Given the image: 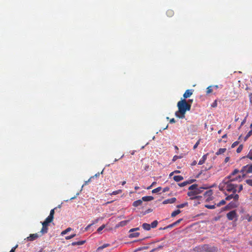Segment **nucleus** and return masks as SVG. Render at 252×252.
<instances>
[{"label": "nucleus", "mask_w": 252, "mask_h": 252, "mask_svg": "<svg viewBox=\"0 0 252 252\" xmlns=\"http://www.w3.org/2000/svg\"><path fill=\"white\" fill-rule=\"evenodd\" d=\"M178 110L176 112L175 116L180 119L185 117V114L187 111L191 109V104L188 103L185 99H182L177 103Z\"/></svg>", "instance_id": "1"}, {"label": "nucleus", "mask_w": 252, "mask_h": 252, "mask_svg": "<svg viewBox=\"0 0 252 252\" xmlns=\"http://www.w3.org/2000/svg\"><path fill=\"white\" fill-rule=\"evenodd\" d=\"M239 173H240V170L235 169L229 176L225 178L231 182L238 181L240 182L245 178V175L243 174L237 175Z\"/></svg>", "instance_id": "2"}, {"label": "nucleus", "mask_w": 252, "mask_h": 252, "mask_svg": "<svg viewBox=\"0 0 252 252\" xmlns=\"http://www.w3.org/2000/svg\"><path fill=\"white\" fill-rule=\"evenodd\" d=\"M225 186V189L229 192H232L233 193H235L237 191L236 187L237 186L231 183V181L225 178L223 181Z\"/></svg>", "instance_id": "3"}, {"label": "nucleus", "mask_w": 252, "mask_h": 252, "mask_svg": "<svg viewBox=\"0 0 252 252\" xmlns=\"http://www.w3.org/2000/svg\"><path fill=\"white\" fill-rule=\"evenodd\" d=\"M252 173V163L251 164H247L242 167L240 170V173L245 174V177L247 174Z\"/></svg>", "instance_id": "4"}, {"label": "nucleus", "mask_w": 252, "mask_h": 252, "mask_svg": "<svg viewBox=\"0 0 252 252\" xmlns=\"http://www.w3.org/2000/svg\"><path fill=\"white\" fill-rule=\"evenodd\" d=\"M239 204V203L238 202V200L234 199L233 201H231L229 203H228L224 207V208L226 210L231 209L237 207Z\"/></svg>", "instance_id": "5"}, {"label": "nucleus", "mask_w": 252, "mask_h": 252, "mask_svg": "<svg viewBox=\"0 0 252 252\" xmlns=\"http://www.w3.org/2000/svg\"><path fill=\"white\" fill-rule=\"evenodd\" d=\"M49 223H50V222H48V221H47L46 220L42 223V227L41 228L40 232L42 234L47 233L48 229V225Z\"/></svg>", "instance_id": "6"}, {"label": "nucleus", "mask_w": 252, "mask_h": 252, "mask_svg": "<svg viewBox=\"0 0 252 252\" xmlns=\"http://www.w3.org/2000/svg\"><path fill=\"white\" fill-rule=\"evenodd\" d=\"M226 217L229 220H233L235 218L237 217L236 211L235 210H233L228 212L226 214Z\"/></svg>", "instance_id": "7"}, {"label": "nucleus", "mask_w": 252, "mask_h": 252, "mask_svg": "<svg viewBox=\"0 0 252 252\" xmlns=\"http://www.w3.org/2000/svg\"><path fill=\"white\" fill-rule=\"evenodd\" d=\"M109 246L110 244H104L102 246L99 247L96 250H95V252H109V250H105L106 248Z\"/></svg>", "instance_id": "8"}, {"label": "nucleus", "mask_w": 252, "mask_h": 252, "mask_svg": "<svg viewBox=\"0 0 252 252\" xmlns=\"http://www.w3.org/2000/svg\"><path fill=\"white\" fill-rule=\"evenodd\" d=\"M56 209V208H55L53 209H52L51 211H50V215H49V216L45 219L46 220H47V221H48V222H51L53 220V219H54V214H55V210Z\"/></svg>", "instance_id": "9"}, {"label": "nucleus", "mask_w": 252, "mask_h": 252, "mask_svg": "<svg viewBox=\"0 0 252 252\" xmlns=\"http://www.w3.org/2000/svg\"><path fill=\"white\" fill-rule=\"evenodd\" d=\"M239 198V196L238 194L233 193L232 194H231L229 195H228L227 197H226L225 200H227V201L230 200L232 199H233V200L234 199L238 200Z\"/></svg>", "instance_id": "10"}, {"label": "nucleus", "mask_w": 252, "mask_h": 252, "mask_svg": "<svg viewBox=\"0 0 252 252\" xmlns=\"http://www.w3.org/2000/svg\"><path fill=\"white\" fill-rule=\"evenodd\" d=\"M188 195L190 197V199L191 200L196 199L199 197L197 196L196 192L194 190L189 191L188 192Z\"/></svg>", "instance_id": "11"}, {"label": "nucleus", "mask_w": 252, "mask_h": 252, "mask_svg": "<svg viewBox=\"0 0 252 252\" xmlns=\"http://www.w3.org/2000/svg\"><path fill=\"white\" fill-rule=\"evenodd\" d=\"M209 188V186L207 185H204L203 187L197 188L196 187V189H195V191L196 192V194H198L200 193H201L203 191V189H206Z\"/></svg>", "instance_id": "12"}, {"label": "nucleus", "mask_w": 252, "mask_h": 252, "mask_svg": "<svg viewBox=\"0 0 252 252\" xmlns=\"http://www.w3.org/2000/svg\"><path fill=\"white\" fill-rule=\"evenodd\" d=\"M192 93H193L192 90H186L183 94V97H184V99H186V98L189 97L192 94Z\"/></svg>", "instance_id": "13"}, {"label": "nucleus", "mask_w": 252, "mask_h": 252, "mask_svg": "<svg viewBox=\"0 0 252 252\" xmlns=\"http://www.w3.org/2000/svg\"><path fill=\"white\" fill-rule=\"evenodd\" d=\"M176 198L175 197H173V198H169V199L164 200L162 202V204H172V203H175L176 202Z\"/></svg>", "instance_id": "14"}, {"label": "nucleus", "mask_w": 252, "mask_h": 252, "mask_svg": "<svg viewBox=\"0 0 252 252\" xmlns=\"http://www.w3.org/2000/svg\"><path fill=\"white\" fill-rule=\"evenodd\" d=\"M39 236L37 233L31 234L29 237H27L28 241H32L37 239Z\"/></svg>", "instance_id": "15"}, {"label": "nucleus", "mask_w": 252, "mask_h": 252, "mask_svg": "<svg viewBox=\"0 0 252 252\" xmlns=\"http://www.w3.org/2000/svg\"><path fill=\"white\" fill-rule=\"evenodd\" d=\"M212 194H213V191L211 189H210V190H208L206 191L204 193V195L205 197H208L207 200L211 199Z\"/></svg>", "instance_id": "16"}, {"label": "nucleus", "mask_w": 252, "mask_h": 252, "mask_svg": "<svg viewBox=\"0 0 252 252\" xmlns=\"http://www.w3.org/2000/svg\"><path fill=\"white\" fill-rule=\"evenodd\" d=\"M142 199H139L136 201H135L133 202L132 205L134 207H138L139 206H140L142 204Z\"/></svg>", "instance_id": "17"}, {"label": "nucleus", "mask_w": 252, "mask_h": 252, "mask_svg": "<svg viewBox=\"0 0 252 252\" xmlns=\"http://www.w3.org/2000/svg\"><path fill=\"white\" fill-rule=\"evenodd\" d=\"M141 199L142 201H149L153 200L154 199V197L152 196H146L143 197Z\"/></svg>", "instance_id": "18"}, {"label": "nucleus", "mask_w": 252, "mask_h": 252, "mask_svg": "<svg viewBox=\"0 0 252 252\" xmlns=\"http://www.w3.org/2000/svg\"><path fill=\"white\" fill-rule=\"evenodd\" d=\"M129 238H135L139 236L140 233L139 232H129Z\"/></svg>", "instance_id": "19"}, {"label": "nucleus", "mask_w": 252, "mask_h": 252, "mask_svg": "<svg viewBox=\"0 0 252 252\" xmlns=\"http://www.w3.org/2000/svg\"><path fill=\"white\" fill-rule=\"evenodd\" d=\"M207 155H204V156H203V157H202V158L200 159V160L198 162V164L199 165H202L203 164L205 160H206V158H207Z\"/></svg>", "instance_id": "20"}, {"label": "nucleus", "mask_w": 252, "mask_h": 252, "mask_svg": "<svg viewBox=\"0 0 252 252\" xmlns=\"http://www.w3.org/2000/svg\"><path fill=\"white\" fill-rule=\"evenodd\" d=\"M142 227L146 230H150L151 228V225L147 223H144L142 224Z\"/></svg>", "instance_id": "21"}, {"label": "nucleus", "mask_w": 252, "mask_h": 252, "mask_svg": "<svg viewBox=\"0 0 252 252\" xmlns=\"http://www.w3.org/2000/svg\"><path fill=\"white\" fill-rule=\"evenodd\" d=\"M174 180L176 182H179L183 180V177L180 175L175 176L173 177Z\"/></svg>", "instance_id": "22"}, {"label": "nucleus", "mask_w": 252, "mask_h": 252, "mask_svg": "<svg viewBox=\"0 0 252 252\" xmlns=\"http://www.w3.org/2000/svg\"><path fill=\"white\" fill-rule=\"evenodd\" d=\"M181 212V211L179 209H178L177 210L173 211L171 213V217H175L177 215L179 214Z\"/></svg>", "instance_id": "23"}, {"label": "nucleus", "mask_w": 252, "mask_h": 252, "mask_svg": "<svg viewBox=\"0 0 252 252\" xmlns=\"http://www.w3.org/2000/svg\"><path fill=\"white\" fill-rule=\"evenodd\" d=\"M226 149L225 148H220L219 149L218 151L216 153L217 155H220L223 154Z\"/></svg>", "instance_id": "24"}, {"label": "nucleus", "mask_w": 252, "mask_h": 252, "mask_svg": "<svg viewBox=\"0 0 252 252\" xmlns=\"http://www.w3.org/2000/svg\"><path fill=\"white\" fill-rule=\"evenodd\" d=\"M129 220L121 221L119 223L118 225L120 226H125L127 224V223L129 222Z\"/></svg>", "instance_id": "25"}, {"label": "nucleus", "mask_w": 252, "mask_h": 252, "mask_svg": "<svg viewBox=\"0 0 252 252\" xmlns=\"http://www.w3.org/2000/svg\"><path fill=\"white\" fill-rule=\"evenodd\" d=\"M174 12L173 11V10H171V9H169L168 10H167L166 11V14L167 15V16L168 17H172L173 15H174Z\"/></svg>", "instance_id": "26"}, {"label": "nucleus", "mask_w": 252, "mask_h": 252, "mask_svg": "<svg viewBox=\"0 0 252 252\" xmlns=\"http://www.w3.org/2000/svg\"><path fill=\"white\" fill-rule=\"evenodd\" d=\"M188 206V202H185L184 203H182L181 204L178 205L176 207L177 208H183L185 207Z\"/></svg>", "instance_id": "27"}, {"label": "nucleus", "mask_w": 252, "mask_h": 252, "mask_svg": "<svg viewBox=\"0 0 252 252\" xmlns=\"http://www.w3.org/2000/svg\"><path fill=\"white\" fill-rule=\"evenodd\" d=\"M85 241H78V242H73L72 243V245L73 246H75V245H82L83 244H84L85 243Z\"/></svg>", "instance_id": "28"}, {"label": "nucleus", "mask_w": 252, "mask_h": 252, "mask_svg": "<svg viewBox=\"0 0 252 252\" xmlns=\"http://www.w3.org/2000/svg\"><path fill=\"white\" fill-rule=\"evenodd\" d=\"M198 187V185L197 184H193L189 188V190L190 191L195 190L196 187Z\"/></svg>", "instance_id": "29"}, {"label": "nucleus", "mask_w": 252, "mask_h": 252, "mask_svg": "<svg viewBox=\"0 0 252 252\" xmlns=\"http://www.w3.org/2000/svg\"><path fill=\"white\" fill-rule=\"evenodd\" d=\"M158 224V221L157 220H154L153 222H152L151 224H150L151 228H156Z\"/></svg>", "instance_id": "30"}, {"label": "nucleus", "mask_w": 252, "mask_h": 252, "mask_svg": "<svg viewBox=\"0 0 252 252\" xmlns=\"http://www.w3.org/2000/svg\"><path fill=\"white\" fill-rule=\"evenodd\" d=\"M252 135V129L248 132L246 136L244 138V141H246L248 138Z\"/></svg>", "instance_id": "31"}, {"label": "nucleus", "mask_w": 252, "mask_h": 252, "mask_svg": "<svg viewBox=\"0 0 252 252\" xmlns=\"http://www.w3.org/2000/svg\"><path fill=\"white\" fill-rule=\"evenodd\" d=\"M161 189H162L161 187H158L156 189H155L153 190H152V192L153 193H158L159 191H160L161 190Z\"/></svg>", "instance_id": "32"}, {"label": "nucleus", "mask_w": 252, "mask_h": 252, "mask_svg": "<svg viewBox=\"0 0 252 252\" xmlns=\"http://www.w3.org/2000/svg\"><path fill=\"white\" fill-rule=\"evenodd\" d=\"M225 204V201L224 200H222L218 203L216 204V205L217 207H220L221 205H224Z\"/></svg>", "instance_id": "33"}, {"label": "nucleus", "mask_w": 252, "mask_h": 252, "mask_svg": "<svg viewBox=\"0 0 252 252\" xmlns=\"http://www.w3.org/2000/svg\"><path fill=\"white\" fill-rule=\"evenodd\" d=\"M71 230V228L70 227H68L67 229H66L65 230L63 231L61 233L62 235H63L67 233H68L69 231H70Z\"/></svg>", "instance_id": "34"}, {"label": "nucleus", "mask_w": 252, "mask_h": 252, "mask_svg": "<svg viewBox=\"0 0 252 252\" xmlns=\"http://www.w3.org/2000/svg\"><path fill=\"white\" fill-rule=\"evenodd\" d=\"M243 145L242 144L239 145L238 148L237 149L236 152L238 153H240L243 150Z\"/></svg>", "instance_id": "35"}, {"label": "nucleus", "mask_w": 252, "mask_h": 252, "mask_svg": "<svg viewBox=\"0 0 252 252\" xmlns=\"http://www.w3.org/2000/svg\"><path fill=\"white\" fill-rule=\"evenodd\" d=\"M183 158L182 156H174L173 158V159H172V161L173 162L175 161L176 160H177L179 158Z\"/></svg>", "instance_id": "36"}, {"label": "nucleus", "mask_w": 252, "mask_h": 252, "mask_svg": "<svg viewBox=\"0 0 252 252\" xmlns=\"http://www.w3.org/2000/svg\"><path fill=\"white\" fill-rule=\"evenodd\" d=\"M215 205H206L205 206V207L208 209H214L216 208L215 207Z\"/></svg>", "instance_id": "37"}, {"label": "nucleus", "mask_w": 252, "mask_h": 252, "mask_svg": "<svg viewBox=\"0 0 252 252\" xmlns=\"http://www.w3.org/2000/svg\"><path fill=\"white\" fill-rule=\"evenodd\" d=\"M247 157L249 159L252 160V148L250 150V152L248 155L247 156Z\"/></svg>", "instance_id": "38"}, {"label": "nucleus", "mask_w": 252, "mask_h": 252, "mask_svg": "<svg viewBox=\"0 0 252 252\" xmlns=\"http://www.w3.org/2000/svg\"><path fill=\"white\" fill-rule=\"evenodd\" d=\"M213 92V89L211 86H209L207 88L206 93L207 94H210Z\"/></svg>", "instance_id": "39"}, {"label": "nucleus", "mask_w": 252, "mask_h": 252, "mask_svg": "<svg viewBox=\"0 0 252 252\" xmlns=\"http://www.w3.org/2000/svg\"><path fill=\"white\" fill-rule=\"evenodd\" d=\"M105 227V225H101V226H100L97 229V231L98 232V233H101V231Z\"/></svg>", "instance_id": "40"}, {"label": "nucleus", "mask_w": 252, "mask_h": 252, "mask_svg": "<svg viewBox=\"0 0 252 252\" xmlns=\"http://www.w3.org/2000/svg\"><path fill=\"white\" fill-rule=\"evenodd\" d=\"M174 226H175V225L174 224V223H173L167 225V226L165 227L164 228H163V229H166L167 228H172V227H174Z\"/></svg>", "instance_id": "41"}, {"label": "nucleus", "mask_w": 252, "mask_h": 252, "mask_svg": "<svg viewBox=\"0 0 252 252\" xmlns=\"http://www.w3.org/2000/svg\"><path fill=\"white\" fill-rule=\"evenodd\" d=\"M217 105H218V102H217V100H215L213 103L212 104H211V107H216L217 106Z\"/></svg>", "instance_id": "42"}, {"label": "nucleus", "mask_w": 252, "mask_h": 252, "mask_svg": "<svg viewBox=\"0 0 252 252\" xmlns=\"http://www.w3.org/2000/svg\"><path fill=\"white\" fill-rule=\"evenodd\" d=\"M139 230V227L131 228L129 230V232H135V231Z\"/></svg>", "instance_id": "43"}, {"label": "nucleus", "mask_w": 252, "mask_h": 252, "mask_svg": "<svg viewBox=\"0 0 252 252\" xmlns=\"http://www.w3.org/2000/svg\"><path fill=\"white\" fill-rule=\"evenodd\" d=\"M239 141H237L234 142L232 144V145H231V147H232V148H233L235 147L236 146H237V145L239 144Z\"/></svg>", "instance_id": "44"}, {"label": "nucleus", "mask_w": 252, "mask_h": 252, "mask_svg": "<svg viewBox=\"0 0 252 252\" xmlns=\"http://www.w3.org/2000/svg\"><path fill=\"white\" fill-rule=\"evenodd\" d=\"M246 182L249 185L252 186V179H248L246 181Z\"/></svg>", "instance_id": "45"}, {"label": "nucleus", "mask_w": 252, "mask_h": 252, "mask_svg": "<svg viewBox=\"0 0 252 252\" xmlns=\"http://www.w3.org/2000/svg\"><path fill=\"white\" fill-rule=\"evenodd\" d=\"M200 139H199L193 146V149H195L200 143Z\"/></svg>", "instance_id": "46"}, {"label": "nucleus", "mask_w": 252, "mask_h": 252, "mask_svg": "<svg viewBox=\"0 0 252 252\" xmlns=\"http://www.w3.org/2000/svg\"><path fill=\"white\" fill-rule=\"evenodd\" d=\"M75 235H76V234H72V235H70V236H66V237H65V239H66V240L70 239H71V238H72L74 237L75 236Z\"/></svg>", "instance_id": "47"}, {"label": "nucleus", "mask_w": 252, "mask_h": 252, "mask_svg": "<svg viewBox=\"0 0 252 252\" xmlns=\"http://www.w3.org/2000/svg\"><path fill=\"white\" fill-rule=\"evenodd\" d=\"M187 182L186 181L184 182H183V183H182L179 184V186L180 187H184V186H186V185H187Z\"/></svg>", "instance_id": "48"}, {"label": "nucleus", "mask_w": 252, "mask_h": 252, "mask_svg": "<svg viewBox=\"0 0 252 252\" xmlns=\"http://www.w3.org/2000/svg\"><path fill=\"white\" fill-rule=\"evenodd\" d=\"M182 220H183L182 219H179L178 220H177V221H176L175 222H174L173 223L175 224V225H176L177 224H178L179 223H180Z\"/></svg>", "instance_id": "49"}, {"label": "nucleus", "mask_w": 252, "mask_h": 252, "mask_svg": "<svg viewBox=\"0 0 252 252\" xmlns=\"http://www.w3.org/2000/svg\"><path fill=\"white\" fill-rule=\"evenodd\" d=\"M122 191L121 190H116V191H113L112 193V194H113V195H116V194H118L119 193L121 192Z\"/></svg>", "instance_id": "50"}, {"label": "nucleus", "mask_w": 252, "mask_h": 252, "mask_svg": "<svg viewBox=\"0 0 252 252\" xmlns=\"http://www.w3.org/2000/svg\"><path fill=\"white\" fill-rule=\"evenodd\" d=\"M243 185H239V189L238 190V192H240L241 190H243Z\"/></svg>", "instance_id": "51"}, {"label": "nucleus", "mask_w": 252, "mask_h": 252, "mask_svg": "<svg viewBox=\"0 0 252 252\" xmlns=\"http://www.w3.org/2000/svg\"><path fill=\"white\" fill-rule=\"evenodd\" d=\"M195 181V180H189V181H186L187 183V185L188 184H191L192 183H193L194 181Z\"/></svg>", "instance_id": "52"}, {"label": "nucleus", "mask_w": 252, "mask_h": 252, "mask_svg": "<svg viewBox=\"0 0 252 252\" xmlns=\"http://www.w3.org/2000/svg\"><path fill=\"white\" fill-rule=\"evenodd\" d=\"M169 190V188H168V187H166V188H164V189H163L162 191H163V192H166V191H168Z\"/></svg>", "instance_id": "53"}, {"label": "nucleus", "mask_w": 252, "mask_h": 252, "mask_svg": "<svg viewBox=\"0 0 252 252\" xmlns=\"http://www.w3.org/2000/svg\"><path fill=\"white\" fill-rule=\"evenodd\" d=\"M249 96L250 97V102L252 101V93H250L249 94Z\"/></svg>", "instance_id": "54"}, {"label": "nucleus", "mask_w": 252, "mask_h": 252, "mask_svg": "<svg viewBox=\"0 0 252 252\" xmlns=\"http://www.w3.org/2000/svg\"><path fill=\"white\" fill-rule=\"evenodd\" d=\"M92 178H93V177H91V178H90V179H89L87 181H86V182H85V183L84 185H83L82 187H83V186H84V185H87V184H88V183L90 182V181L91 180V179Z\"/></svg>", "instance_id": "55"}, {"label": "nucleus", "mask_w": 252, "mask_h": 252, "mask_svg": "<svg viewBox=\"0 0 252 252\" xmlns=\"http://www.w3.org/2000/svg\"><path fill=\"white\" fill-rule=\"evenodd\" d=\"M246 122V117L243 120V121L242 122L241 126H243Z\"/></svg>", "instance_id": "56"}, {"label": "nucleus", "mask_w": 252, "mask_h": 252, "mask_svg": "<svg viewBox=\"0 0 252 252\" xmlns=\"http://www.w3.org/2000/svg\"><path fill=\"white\" fill-rule=\"evenodd\" d=\"M175 122L176 121L174 118H172V119H170V123H175Z\"/></svg>", "instance_id": "57"}, {"label": "nucleus", "mask_w": 252, "mask_h": 252, "mask_svg": "<svg viewBox=\"0 0 252 252\" xmlns=\"http://www.w3.org/2000/svg\"><path fill=\"white\" fill-rule=\"evenodd\" d=\"M92 225V224H90L89 225H88L86 228H85V230L87 231L89 229V228Z\"/></svg>", "instance_id": "58"}, {"label": "nucleus", "mask_w": 252, "mask_h": 252, "mask_svg": "<svg viewBox=\"0 0 252 252\" xmlns=\"http://www.w3.org/2000/svg\"><path fill=\"white\" fill-rule=\"evenodd\" d=\"M155 183H156L155 182H153L150 186H149L148 188H147V189H151Z\"/></svg>", "instance_id": "59"}, {"label": "nucleus", "mask_w": 252, "mask_h": 252, "mask_svg": "<svg viewBox=\"0 0 252 252\" xmlns=\"http://www.w3.org/2000/svg\"><path fill=\"white\" fill-rule=\"evenodd\" d=\"M163 246L160 245V246H159L157 248V249H158V250L161 249H162V248H163Z\"/></svg>", "instance_id": "60"}, {"label": "nucleus", "mask_w": 252, "mask_h": 252, "mask_svg": "<svg viewBox=\"0 0 252 252\" xmlns=\"http://www.w3.org/2000/svg\"><path fill=\"white\" fill-rule=\"evenodd\" d=\"M15 248H12L11 250H10V252H15Z\"/></svg>", "instance_id": "61"}, {"label": "nucleus", "mask_w": 252, "mask_h": 252, "mask_svg": "<svg viewBox=\"0 0 252 252\" xmlns=\"http://www.w3.org/2000/svg\"><path fill=\"white\" fill-rule=\"evenodd\" d=\"M229 157H226L225 159V162H227L229 160Z\"/></svg>", "instance_id": "62"}, {"label": "nucleus", "mask_w": 252, "mask_h": 252, "mask_svg": "<svg viewBox=\"0 0 252 252\" xmlns=\"http://www.w3.org/2000/svg\"><path fill=\"white\" fill-rule=\"evenodd\" d=\"M227 137V134H225L222 136V138H225Z\"/></svg>", "instance_id": "63"}, {"label": "nucleus", "mask_w": 252, "mask_h": 252, "mask_svg": "<svg viewBox=\"0 0 252 252\" xmlns=\"http://www.w3.org/2000/svg\"><path fill=\"white\" fill-rule=\"evenodd\" d=\"M196 164V161H194L192 162V163H191V165H194Z\"/></svg>", "instance_id": "64"}]
</instances>
